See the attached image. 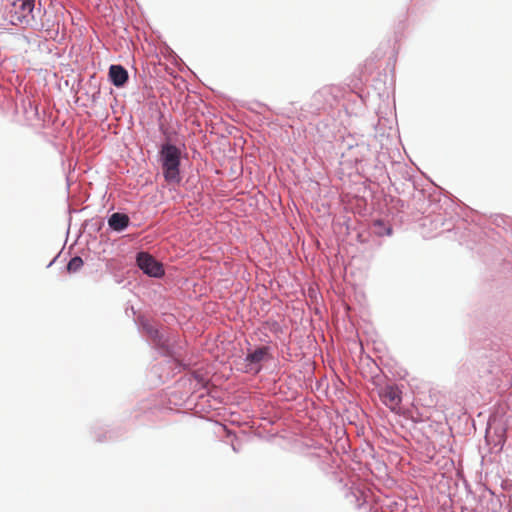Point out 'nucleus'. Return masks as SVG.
<instances>
[{"label":"nucleus","mask_w":512,"mask_h":512,"mask_svg":"<svg viewBox=\"0 0 512 512\" xmlns=\"http://www.w3.org/2000/svg\"><path fill=\"white\" fill-rule=\"evenodd\" d=\"M135 322L139 332L151 341L152 347L167 358L177 372L189 369L191 359L187 358L185 343L177 332L156 324L143 315L138 316Z\"/></svg>","instance_id":"obj_1"},{"label":"nucleus","mask_w":512,"mask_h":512,"mask_svg":"<svg viewBox=\"0 0 512 512\" xmlns=\"http://www.w3.org/2000/svg\"><path fill=\"white\" fill-rule=\"evenodd\" d=\"M472 345L476 357L483 361V364L487 362L488 374H498L512 360V328L503 333L496 332L483 339L474 340Z\"/></svg>","instance_id":"obj_2"},{"label":"nucleus","mask_w":512,"mask_h":512,"mask_svg":"<svg viewBox=\"0 0 512 512\" xmlns=\"http://www.w3.org/2000/svg\"><path fill=\"white\" fill-rule=\"evenodd\" d=\"M2 18L13 26L21 25L35 31L50 30L54 24L40 0L7 1Z\"/></svg>","instance_id":"obj_3"},{"label":"nucleus","mask_w":512,"mask_h":512,"mask_svg":"<svg viewBox=\"0 0 512 512\" xmlns=\"http://www.w3.org/2000/svg\"><path fill=\"white\" fill-rule=\"evenodd\" d=\"M179 145L172 142L170 138H166L161 143L157 153V160L161 167L162 176L168 184L180 185L183 181V173L181 170L182 158L185 155Z\"/></svg>","instance_id":"obj_4"},{"label":"nucleus","mask_w":512,"mask_h":512,"mask_svg":"<svg viewBox=\"0 0 512 512\" xmlns=\"http://www.w3.org/2000/svg\"><path fill=\"white\" fill-rule=\"evenodd\" d=\"M345 144L347 149L342 152L341 163L355 169L358 174L365 176L369 174L371 171V156H373L369 145L364 141L354 143L352 138L346 140Z\"/></svg>","instance_id":"obj_5"},{"label":"nucleus","mask_w":512,"mask_h":512,"mask_svg":"<svg viewBox=\"0 0 512 512\" xmlns=\"http://www.w3.org/2000/svg\"><path fill=\"white\" fill-rule=\"evenodd\" d=\"M509 428V419L504 420L503 418H489L487 423V429L485 434V441L490 446L492 453H501L506 440L507 430Z\"/></svg>","instance_id":"obj_6"},{"label":"nucleus","mask_w":512,"mask_h":512,"mask_svg":"<svg viewBox=\"0 0 512 512\" xmlns=\"http://www.w3.org/2000/svg\"><path fill=\"white\" fill-rule=\"evenodd\" d=\"M248 345L243 372L256 376L263 370L264 364L272 359L271 347L268 345L251 346L250 343Z\"/></svg>","instance_id":"obj_7"},{"label":"nucleus","mask_w":512,"mask_h":512,"mask_svg":"<svg viewBox=\"0 0 512 512\" xmlns=\"http://www.w3.org/2000/svg\"><path fill=\"white\" fill-rule=\"evenodd\" d=\"M136 267L147 277L152 279H164L166 276L164 264L150 252L139 249L135 253Z\"/></svg>","instance_id":"obj_8"},{"label":"nucleus","mask_w":512,"mask_h":512,"mask_svg":"<svg viewBox=\"0 0 512 512\" xmlns=\"http://www.w3.org/2000/svg\"><path fill=\"white\" fill-rule=\"evenodd\" d=\"M378 395L382 403L388 407L392 412L402 414L405 417H410L413 422L417 420L412 416L411 411H405L401 407L402 390L397 384H386L378 389Z\"/></svg>","instance_id":"obj_9"},{"label":"nucleus","mask_w":512,"mask_h":512,"mask_svg":"<svg viewBox=\"0 0 512 512\" xmlns=\"http://www.w3.org/2000/svg\"><path fill=\"white\" fill-rule=\"evenodd\" d=\"M367 97L368 93H365L364 90L348 93L343 104L346 113L355 116L361 115L365 110Z\"/></svg>","instance_id":"obj_10"},{"label":"nucleus","mask_w":512,"mask_h":512,"mask_svg":"<svg viewBox=\"0 0 512 512\" xmlns=\"http://www.w3.org/2000/svg\"><path fill=\"white\" fill-rule=\"evenodd\" d=\"M106 220L108 225L107 231L111 233H123L132 225L129 215L122 211L108 214Z\"/></svg>","instance_id":"obj_11"},{"label":"nucleus","mask_w":512,"mask_h":512,"mask_svg":"<svg viewBox=\"0 0 512 512\" xmlns=\"http://www.w3.org/2000/svg\"><path fill=\"white\" fill-rule=\"evenodd\" d=\"M108 81L116 88H124L129 81L128 70L122 64H111L108 68Z\"/></svg>","instance_id":"obj_12"},{"label":"nucleus","mask_w":512,"mask_h":512,"mask_svg":"<svg viewBox=\"0 0 512 512\" xmlns=\"http://www.w3.org/2000/svg\"><path fill=\"white\" fill-rule=\"evenodd\" d=\"M92 434L96 442L107 443L119 440L124 435V431L121 428H107L102 426H94L92 428Z\"/></svg>","instance_id":"obj_13"},{"label":"nucleus","mask_w":512,"mask_h":512,"mask_svg":"<svg viewBox=\"0 0 512 512\" xmlns=\"http://www.w3.org/2000/svg\"><path fill=\"white\" fill-rule=\"evenodd\" d=\"M370 230L372 234L379 237L391 236L393 234V226L383 219L374 220L370 226Z\"/></svg>","instance_id":"obj_14"},{"label":"nucleus","mask_w":512,"mask_h":512,"mask_svg":"<svg viewBox=\"0 0 512 512\" xmlns=\"http://www.w3.org/2000/svg\"><path fill=\"white\" fill-rule=\"evenodd\" d=\"M434 221L439 222L441 224V226L444 227L445 231H448V232L454 231L455 234H457L460 229L466 227V222L464 221V219H461V218H458L456 223H453L452 225H450L449 223L451 221H453L452 216L449 219H447V218L439 215L436 217V219Z\"/></svg>","instance_id":"obj_15"},{"label":"nucleus","mask_w":512,"mask_h":512,"mask_svg":"<svg viewBox=\"0 0 512 512\" xmlns=\"http://www.w3.org/2000/svg\"><path fill=\"white\" fill-rule=\"evenodd\" d=\"M185 376L187 377V380L190 384L195 382V389L206 388L209 382L207 377L199 371H189Z\"/></svg>","instance_id":"obj_16"},{"label":"nucleus","mask_w":512,"mask_h":512,"mask_svg":"<svg viewBox=\"0 0 512 512\" xmlns=\"http://www.w3.org/2000/svg\"><path fill=\"white\" fill-rule=\"evenodd\" d=\"M104 226L105 218L103 217H95L85 221V227L94 233H99L104 228Z\"/></svg>","instance_id":"obj_17"},{"label":"nucleus","mask_w":512,"mask_h":512,"mask_svg":"<svg viewBox=\"0 0 512 512\" xmlns=\"http://www.w3.org/2000/svg\"><path fill=\"white\" fill-rule=\"evenodd\" d=\"M334 88L332 87H323L313 95V100L315 102H320L322 99H325L326 102H329L328 98L334 99L336 95L334 94Z\"/></svg>","instance_id":"obj_18"},{"label":"nucleus","mask_w":512,"mask_h":512,"mask_svg":"<svg viewBox=\"0 0 512 512\" xmlns=\"http://www.w3.org/2000/svg\"><path fill=\"white\" fill-rule=\"evenodd\" d=\"M83 265L84 261L82 257H80L79 255H75L71 257L70 260L68 261L66 269L68 273H76L83 267Z\"/></svg>","instance_id":"obj_19"},{"label":"nucleus","mask_w":512,"mask_h":512,"mask_svg":"<svg viewBox=\"0 0 512 512\" xmlns=\"http://www.w3.org/2000/svg\"><path fill=\"white\" fill-rule=\"evenodd\" d=\"M384 171L385 165L377 157H371V171L368 175H382Z\"/></svg>","instance_id":"obj_20"},{"label":"nucleus","mask_w":512,"mask_h":512,"mask_svg":"<svg viewBox=\"0 0 512 512\" xmlns=\"http://www.w3.org/2000/svg\"><path fill=\"white\" fill-rule=\"evenodd\" d=\"M494 222L497 226H502L506 224V217L503 215H496Z\"/></svg>","instance_id":"obj_21"},{"label":"nucleus","mask_w":512,"mask_h":512,"mask_svg":"<svg viewBox=\"0 0 512 512\" xmlns=\"http://www.w3.org/2000/svg\"><path fill=\"white\" fill-rule=\"evenodd\" d=\"M445 197H447L450 202H451V206H459L457 204V201H459L456 197H454L452 194H450L449 192L445 191Z\"/></svg>","instance_id":"obj_22"},{"label":"nucleus","mask_w":512,"mask_h":512,"mask_svg":"<svg viewBox=\"0 0 512 512\" xmlns=\"http://www.w3.org/2000/svg\"><path fill=\"white\" fill-rule=\"evenodd\" d=\"M487 367H488L487 362H485V364L482 363V367H481V369H479V373H488L486 371ZM479 377H482V374H479Z\"/></svg>","instance_id":"obj_23"},{"label":"nucleus","mask_w":512,"mask_h":512,"mask_svg":"<svg viewBox=\"0 0 512 512\" xmlns=\"http://www.w3.org/2000/svg\"><path fill=\"white\" fill-rule=\"evenodd\" d=\"M99 96H100V90L98 89L96 92L93 93V95L91 97L92 101L96 102L97 99L99 98Z\"/></svg>","instance_id":"obj_24"},{"label":"nucleus","mask_w":512,"mask_h":512,"mask_svg":"<svg viewBox=\"0 0 512 512\" xmlns=\"http://www.w3.org/2000/svg\"><path fill=\"white\" fill-rule=\"evenodd\" d=\"M57 257H58V256H55V257H54V258L49 262V264L47 265V268H50V267H51V266L56 262Z\"/></svg>","instance_id":"obj_25"}]
</instances>
